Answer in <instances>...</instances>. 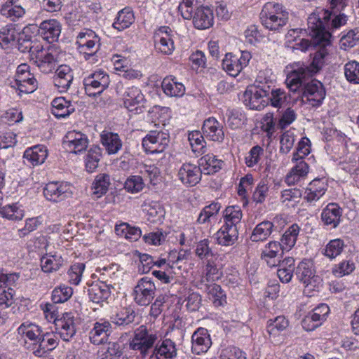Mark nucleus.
I'll list each match as a JSON object with an SVG mask.
<instances>
[{
  "mask_svg": "<svg viewBox=\"0 0 359 359\" xmlns=\"http://www.w3.org/2000/svg\"><path fill=\"white\" fill-rule=\"evenodd\" d=\"M73 81L71 68L67 65H60L56 70L54 84L60 92H65L69 88Z\"/></svg>",
  "mask_w": 359,
  "mask_h": 359,
  "instance_id": "30",
  "label": "nucleus"
},
{
  "mask_svg": "<svg viewBox=\"0 0 359 359\" xmlns=\"http://www.w3.org/2000/svg\"><path fill=\"white\" fill-rule=\"evenodd\" d=\"M215 238L219 245H232L238 238V226L224 224L215 233Z\"/></svg>",
  "mask_w": 359,
  "mask_h": 359,
  "instance_id": "25",
  "label": "nucleus"
},
{
  "mask_svg": "<svg viewBox=\"0 0 359 359\" xmlns=\"http://www.w3.org/2000/svg\"><path fill=\"white\" fill-rule=\"evenodd\" d=\"M300 228L297 224L291 225L283 233L280 239V246L285 251H289L296 243Z\"/></svg>",
  "mask_w": 359,
  "mask_h": 359,
  "instance_id": "39",
  "label": "nucleus"
},
{
  "mask_svg": "<svg viewBox=\"0 0 359 359\" xmlns=\"http://www.w3.org/2000/svg\"><path fill=\"white\" fill-rule=\"evenodd\" d=\"M112 332L111 324L109 321L100 320L94 323L93 329L90 331V341L95 345L106 344Z\"/></svg>",
  "mask_w": 359,
  "mask_h": 359,
  "instance_id": "15",
  "label": "nucleus"
},
{
  "mask_svg": "<svg viewBox=\"0 0 359 359\" xmlns=\"http://www.w3.org/2000/svg\"><path fill=\"white\" fill-rule=\"evenodd\" d=\"M344 74L348 81L359 84V62L355 60L347 62L344 66Z\"/></svg>",
  "mask_w": 359,
  "mask_h": 359,
  "instance_id": "61",
  "label": "nucleus"
},
{
  "mask_svg": "<svg viewBox=\"0 0 359 359\" xmlns=\"http://www.w3.org/2000/svg\"><path fill=\"white\" fill-rule=\"evenodd\" d=\"M193 24L196 29H206L212 26L214 15L208 6L198 7L193 13Z\"/></svg>",
  "mask_w": 359,
  "mask_h": 359,
  "instance_id": "22",
  "label": "nucleus"
},
{
  "mask_svg": "<svg viewBox=\"0 0 359 359\" xmlns=\"http://www.w3.org/2000/svg\"><path fill=\"white\" fill-rule=\"evenodd\" d=\"M64 264L60 255L46 254L41 258V269L45 273H53L58 271Z\"/></svg>",
  "mask_w": 359,
  "mask_h": 359,
  "instance_id": "35",
  "label": "nucleus"
},
{
  "mask_svg": "<svg viewBox=\"0 0 359 359\" xmlns=\"http://www.w3.org/2000/svg\"><path fill=\"white\" fill-rule=\"evenodd\" d=\"M188 140L190 142L192 151L196 154H202L205 153V141L203 136L198 130H194L189 134Z\"/></svg>",
  "mask_w": 359,
  "mask_h": 359,
  "instance_id": "54",
  "label": "nucleus"
},
{
  "mask_svg": "<svg viewBox=\"0 0 359 359\" xmlns=\"http://www.w3.org/2000/svg\"><path fill=\"white\" fill-rule=\"evenodd\" d=\"M88 292L90 301L96 304H100L107 301L110 297L111 285L101 282L92 285Z\"/></svg>",
  "mask_w": 359,
  "mask_h": 359,
  "instance_id": "32",
  "label": "nucleus"
},
{
  "mask_svg": "<svg viewBox=\"0 0 359 359\" xmlns=\"http://www.w3.org/2000/svg\"><path fill=\"white\" fill-rule=\"evenodd\" d=\"M156 287L151 278L144 276L140 278L133 292L134 302L139 306L149 305L154 298Z\"/></svg>",
  "mask_w": 359,
  "mask_h": 359,
  "instance_id": "5",
  "label": "nucleus"
},
{
  "mask_svg": "<svg viewBox=\"0 0 359 359\" xmlns=\"http://www.w3.org/2000/svg\"><path fill=\"white\" fill-rule=\"evenodd\" d=\"M58 333L62 340L69 341L76 334L75 319L72 313H65L55 323Z\"/></svg>",
  "mask_w": 359,
  "mask_h": 359,
  "instance_id": "19",
  "label": "nucleus"
},
{
  "mask_svg": "<svg viewBox=\"0 0 359 359\" xmlns=\"http://www.w3.org/2000/svg\"><path fill=\"white\" fill-rule=\"evenodd\" d=\"M136 318V313L131 307L120 309L112 318V322L118 326H127L132 324Z\"/></svg>",
  "mask_w": 359,
  "mask_h": 359,
  "instance_id": "40",
  "label": "nucleus"
},
{
  "mask_svg": "<svg viewBox=\"0 0 359 359\" xmlns=\"http://www.w3.org/2000/svg\"><path fill=\"white\" fill-rule=\"evenodd\" d=\"M284 250L278 241H270L262 249L260 259L269 267L278 266L280 259H283Z\"/></svg>",
  "mask_w": 359,
  "mask_h": 359,
  "instance_id": "14",
  "label": "nucleus"
},
{
  "mask_svg": "<svg viewBox=\"0 0 359 359\" xmlns=\"http://www.w3.org/2000/svg\"><path fill=\"white\" fill-rule=\"evenodd\" d=\"M135 20L133 13L128 8H125L118 13L113 23V27L118 31H122L129 27Z\"/></svg>",
  "mask_w": 359,
  "mask_h": 359,
  "instance_id": "41",
  "label": "nucleus"
},
{
  "mask_svg": "<svg viewBox=\"0 0 359 359\" xmlns=\"http://www.w3.org/2000/svg\"><path fill=\"white\" fill-rule=\"evenodd\" d=\"M313 74L308 67H299L287 74L285 83L293 93L302 91L303 102L316 107L322 103L325 96V90L319 81L314 79L308 81Z\"/></svg>",
  "mask_w": 359,
  "mask_h": 359,
  "instance_id": "1",
  "label": "nucleus"
},
{
  "mask_svg": "<svg viewBox=\"0 0 359 359\" xmlns=\"http://www.w3.org/2000/svg\"><path fill=\"white\" fill-rule=\"evenodd\" d=\"M161 87L165 94L171 97H181L185 92L184 86L171 77L164 78Z\"/></svg>",
  "mask_w": 359,
  "mask_h": 359,
  "instance_id": "38",
  "label": "nucleus"
},
{
  "mask_svg": "<svg viewBox=\"0 0 359 359\" xmlns=\"http://www.w3.org/2000/svg\"><path fill=\"white\" fill-rule=\"evenodd\" d=\"M206 290L209 298L212 299L215 306H222L226 303V294L220 285L215 283L210 284L207 285Z\"/></svg>",
  "mask_w": 359,
  "mask_h": 359,
  "instance_id": "53",
  "label": "nucleus"
},
{
  "mask_svg": "<svg viewBox=\"0 0 359 359\" xmlns=\"http://www.w3.org/2000/svg\"><path fill=\"white\" fill-rule=\"evenodd\" d=\"M157 341L158 335L155 331L148 329L145 325H141L135 330L129 340L128 346L130 350L145 357L152 352Z\"/></svg>",
  "mask_w": 359,
  "mask_h": 359,
  "instance_id": "3",
  "label": "nucleus"
},
{
  "mask_svg": "<svg viewBox=\"0 0 359 359\" xmlns=\"http://www.w3.org/2000/svg\"><path fill=\"white\" fill-rule=\"evenodd\" d=\"M344 246V242L341 239L331 240L326 245L323 254L331 259H334L342 252Z\"/></svg>",
  "mask_w": 359,
  "mask_h": 359,
  "instance_id": "56",
  "label": "nucleus"
},
{
  "mask_svg": "<svg viewBox=\"0 0 359 359\" xmlns=\"http://www.w3.org/2000/svg\"><path fill=\"white\" fill-rule=\"evenodd\" d=\"M250 58L251 55L248 51H242L238 55L226 53L222 60L223 69L235 77L248 65Z\"/></svg>",
  "mask_w": 359,
  "mask_h": 359,
  "instance_id": "8",
  "label": "nucleus"
},
{
  "mask_svg": "<svg viewBox=\"0 0 359 359\" xmlns=\"http://www.w3.org/2000/svg\"><path fill=\"white\" fill-rule=\"evenodd\" d=\"M25 47L22 43L19 45V50L22 52L28 50L32 60H38L41 58L42 54L46 50L43 46L39 42H31L29 41H25Z\"/></svg>",
  "mask_w": 359,
  "mask_h": 359,
  "instance_id": "58",
  "label": "nucleus"
},
{
  "mask_svg": "<svg viewBox=\"0 0 359 359\" xmlns=\"http://www.w3.org/2000/svg\"><path fill=\"white\" fill-rule=\"evenodd\" d=\"M102 157V149L99 146L93 145L88 150L85 158V165L88 172H94L98 167Z\"/></svg>",
  "mask_w": 359,
  "mask_h": 359,
  "instance_id": "44",
  "label": "nucleus"
},
{
  "mask_svg": "<svg viewBox=\"0 0 359 359\" xmlns=\"http://www.w3.org/2000/svg\"><path fill=\"white\" fill-rule=\"evenodd\" d=\"M115 231L117 235L123 236L131 241H137L142 235V231L139 227L132 226L128 223L116 225Z\"/></svg>",
  "mask_w": 359,
  "mask_h": 359,
  "instance_id": "46",
  "label": "nucleus"
},
{
  "mask_svg": "<svg viewBox=\"0 0 359 359\" xmlns=\"http://www.w3.org/2000/svg\"><path fill=\"white\" fill-rule=\"evenodd\" d=\"M15 83L19 93H32L37 88V81L34 76L29 72V75H15Z\"/></svg>",
  "mask_w": 359,
  "mask_h": 359,
  "instance_id": "36",
  "label": "nucleus"
},
{
  "mask_svg": "<svg viewBox=\"0 0 359 359\" xmlns=\"http://www.w3.org/2000/svg\"><path fill=\"white\" fill-rule=\"evenodd\" d=\"M72 288L62 285L55 287L52 292L51 299L53 303L60 304L67 301L72 295Z\"/></svg>",
  "mask_w": 359,
  "mask_h": 359,
  "instance_id": "60",
  "label": "nucleus"
},
{
  "mask_svg": "<svg viewBox=\"0 0 359 359\" xmlns=\"http://www.w3.org/2000/svg\"><path fill=\"white\" fill-rule=\"evenodd\" d=\"M342 208L336 203H328L321 212V221L330 229H336L341 222Z\"/></svg>",
  "mask_w": 359,
  "mask_h": 359,
  "instance_id": "17",
  "label": "nucleus"
},
{
  "mask_svg": "<svg viewBox=\"0 0 359 359\" xmlns=\"http://www.w3.org/2000/svg\"><path fill=\"white\" fill-rule=\"evenodd\" d=\"M155 47L156 50L165 55L172 54L175 49L173 40L168 34L164 36L156 34Z\"/></svg>",
  "mask_w": 359,
  "mask_h": 359,
  "instance_id": "48",
  "label": "nucleus"
},
{
  "mask_svg": "<svg viewBox=\"0 0 359 359\" xmlns=\"http://www.w3.org/2000/svg\"><path fill=\"white\" fill-rule=\"evenodd\" d=\"M309 29H310L309 34L311 36V41L308 39H302L300 46L302 50H307L311 46H317L320 41H327L330 38V34L323 26V22L317 19L315 15L309 18Z\"/></svg>",
  "mask_w": 359,
  "mask_h": 359,
  "instance_id": "7",
  "label": "nucleus"
},
{
  "mask_svg": "<svg viewBox=\"0 0 359 359\" xmlns=\"http://www.w3.org/2000/svg\"><path fill=\"white\" fill-rule=\"evenodd\" d=\"M203 135L215 142H222L224 137L222 128L218 121L213 117L206 119L203 125Z\"/></svg>",
  "mask_w": 359,
  "mask_h": 359,
  "instance_id": "31",
  "label": "nucleus"
},
{
  "mask_svg": "<svg viewBox=\"0 0 359 359\" xmlns=\"http://www.w3.org/2000/svg\"><path fill=\"white\" fill-rule=\"evenodd\" d=\"M169 142L168 133L150 131L142 139V145L147 153H161L168 147Z\"/></svg>",
  "mask_w": 359,
  "mask_h": 359,
  "instance_id": "9",
  "label": "nucleus"
},
{
  "mask_svg": "<svg viewBox=\"0 0 359 359\" xmlns=\"http://www.w3.org/2000/svg\"><path fill=\"white\" fill-rule=\"evenodd\" d=\"M18 332L32 341L27 348L34 355V350L37 349V346H39L40 341L44 333L43 329L35 323L26 321L20 325Z\"/></svg>",
  "mask_w": 359,
  "mask_h": 359,
  "instance_id": "13",
  "label": "nucleus"
},
{
  "mask_svg": "<svg viewBox=\"0 0 359 359\" xmlns=\"http://www.w3.org/2000/svg\"><path fill=\"white\" fill-rule=\"evenodd\" d=\"M355 268V264L353 261L343 260L332 267V272L334 276L341 278L351 274Z\"/></svg>",
  "mask_w": 359,
  "mask_h": 359,
  "instance_id": "62",
  "label": "nucleus"
},
{
  "mask_svg": "<svg viewBox=\"0 0 359 359\" xmlns=\"http://www.w3.org/2000/svg\"><path fill=\"white\" fill-rule=\"evenodd\" d=\"M38 31L43 39L52 43L58 39L61 33V25L55 19L47 20L40 24Z\"/></svg>",
  "mask_w": 359,
  "mask_h": 359,
  "instance_id": "23",
  "label": "nucleus"
},
{
  "mask_svg": "<svg viewBox=\"0 0 359 359\" xmlns=\"http://www.w3.org/2000/svg\"><path fill=\"white\" fill-rule=\"evenodd\" d=\"M144 182L142 176L133 175L128 177L124 183V189L130 193L135 194L141 191L144 187Z\"/></svg>",
  "mask_w": 359,
  "mask_h": 359,
  "instance_id": "64",
  "label": "nucleus"
},
{
  "mask_svg": "<svg viewBox=\"0 0 359 359\" xmlns=\"http://www.w3.org/2000/svg\"><path fill=\"white\" fill-rule=\"evenodd\" d=\"M47 156L48 149L46 146L42 144L27 148L23 154L24 159L33 166L43 163Z\"/></svg>",
  "mask_w": 359,
  "mask_h": 359,
  "instance_id": "27",
  "label": "nucleus"
},
{
  "mask_svg": "<svg viewBox=\"0 0 359 359\" xmlns=\"http://www.w3.org/2000/svg\"><path fill=\"white\" fill-rule=\"evenodd\" d=\"M359 43V28L356 27L349 30L346 34L343 35L340 39V48L344 50L353 48Z\"/></svg>",
  "mask_w": 359,
  "mask_h": 359,
  "instance_id": "55",
  "label": "nucleus"
},
{
  "mask_svg": "<svg viewBox=\"0 0 359 359\" xmlns=\"http://www.w3.org/2000/svg\"><path fill=\"white\" fill-rule=\"evenodd\" d=\"M70 188V184L66 182H50L44 187L43 195L47 200L58 203L71 196Z\"/></svg>",
  "mask_w": 359,
  "mask_h": 359,
  "instance_id": "12",
  "label": "nucleus"
},
{
  "mask_svg": "<svg viewBox=\"0 0 359 359\" xmlns=\"http://www.w3.org/2000/svg\"><path fill=\"white\" fill-rule=\"evenodd\" d=\"M100 141L108 154H115L122 148V142L117 133L103 131Z\"/></svg>",
  "mask_w": 359,
  "mask_h": 359,
  "instance_id": "33",
  "label": "nucleus"
},
{
  "mask_svg": "<svg viewBox=\"0 0 359 359\" xmlns=\"http://www.w3.org/2000/svg\"><path fill=\"white\" fill-rule=\"evenodd\" d=\"M109 83L107 81L106 78L101 81H96L90 79H84L85 90L88 96L94 97L100 94L105 90Z\"/></svg>",
  "mask_w": 359,
  "mask_h": 359,
  "instance_id": "51",
  "label": "nucleus"
},
{
  "mask_svg": "<svg viewBox=\"0 0 359 359\" xmlns=\"http://www.w3.org/2000/svg\"><path fill=\"white\" fill-rule=\"evenodd\" d=\"M288 18V12L283 8V5L274 2L266 3L259 14L262 25L271 31H280L286 25Z\"/></svg>",
  "mask_w": 359,
  "mask_h": 359,
  "instance_id": "2",
  "label": "nucleus"
},
{
  "mask_svg": "<svg viewBox=\"0 0 359 359\" xmlns=\"http://www.w3.org/2000/svg\"><path fill=\"white\" fill-rule=\"evenodd\" d=\"M62 145L69 152L77 154L87 149L88 139L84 133L74 130H70L64 136Z\"/></svg>",
  "mask_w": 359,
  "mask_h": 359,
  "instance_id": "10",
  "label": "nucleus"
},
{
  "mask_svg": "<svg viewBox=\"0 0 359 359\" xmlns=\"http://www.w3.org/2000/svg\"><path fill=\"white\" fill-rule=\"evenodd\" d=\"M330 39L325 41H320L317 46H320V49L315 53L313 62L310 67V71L313 73H316L322 67L323 64L324 58L328 55L327 50L326 48V46L330 43Z\"/></svg>",
  "mask_w": 359,
  "mask_h": 359,
  "instance_id": "50",
  "label": "nucleus"
},
{
  "mask_svg": "<svg viewBox=\"0 0 359 359\" xmlns=\"http://www.w3.org/2000/svg\"><path fill=\"white\" fill-rule=\"evenodd\" d=\"M309 172V164L304 161H300L286 175L285 182L289 186L294 185L305 179Z\"/></svg>",
  "mask_w": 359,
  "mask_h": 359,
  "instance_id": "28",
  "label": "nucleus"
},
{
  "mask_svg": "<svg viewBox=\"0 0 359 359\" xmlns=\"http://www.w3.org/2000/svg\"><path fill=\"white\" fill-rule=\"evenodd\" d=\"M271 105L276 108H284L287 107L288 100L286 93L280 89L273 90L269 95Z\"/></svg>",
  "mask_w": 359,
  "mask_h": 359,
  "instance_id": "63",
  "label": "nucleus"
},
{
  "mask_svg": "<svg viewBox=\"0 0 359 359\" xmlns=\"http://www.w3.org/2000/svg\"><path fill=\"white\" fill-rule=\"evenodd\" d=\"M288 325V320L283 316H279L268 321L267 332L269 334L276 335L278 332L285 330Z\"/></svg>",
  "mask_w": 359,
  "mask_h": 359,
  "instance_id": "57",
  "label": "nucleus"
},
{
  "mask_svg": "<svg viewBox=\"0 0 359 359\" xmlns=\"http://www.w3.org/2000/svg\"><path fill=\"white\" fill-rule=\"evenodd\" d=\"M58 345V340L55 335L53 333L44 332L41 340L39 343V346L37 349L34 350V355L36 357H43L46 353L53 351Z\"/></svg>",
  "mask_w": 359,
  "mask_h": 359,
  "instance_id": "34",
  "label": "nucleus"
},
{
  "mask_svg": "<svg viewBox=\"0 0 359 359\" xmlns=\"http://www.w3.org/2000/svg\"><path fill=\"white\" fill-rule=\"evenodd\" d=\"M223 161L215 158L212 154H207L198 160L200 168H203L205 174L211 175L221 169Z\"/></svg>",
  "mask_w": 359,
  "mask_h": 359,
  "instance_id": "43",
  "label": "nucleus"
},
{
  "mask_svg": "<svg viewBox=\"0 0 359 359\" xmlns=\"http://www.w3.org/2000/svg\"><path fill=\"white\" fill-rule=\"evenodd\" d=\"M86 36L89 37L90 35L80 33L77 43L79 45L80 52L84 54L85 59L89 60L90 57L94 56L97 50V48L95 47L97 40L88 39Z\"/></svg>",
  "mask_w": 359,
  "mask_h": 359,
  "instance_id": "42",
  "label": "nucleus"
},
{
  "mask_svg": "<svg viewBox=\"0 0 359 359\" xmlns=\"http://www.w3.org/2000/svg\"><path fill=\"white\" fill-rule=\"evenodd\" d=\"M58 62V51L56 48L49 46L48 49L42 54L41 58L35 60V63L44 73H49L55 69L56 63Z\"/></svg>",
  "mask_w": 359,
  "mask_h": 359,
  "instance_id": "26",
  "label": "nucleus"
},
{
  "mask_svg": "<svg viewBox=\"0 0 359 359\" xmlns=\"http://www.w3.org/2000/svg\"><path fill=\"white\" fill-rule=\"evenodd\" d=\"M0 215L9 220L18 221L24 217L25 213L17 203H13L0 207Z\"/></svg>",
  "mask_w": 359,
  "mask_h": 359,
  "instance_id": "49",
  "label": "nucleus"
},
{
  "mask_svg": "<svg viewBox=\"0 0 359 359\" xmlns=\"http://www.w3.org/2000/svg\"><path fill=\"white\" fill-rule=\"evenodd\" d=\"M224 224L238 226L243 217L241 209L238 205L228 206L223 212Z\"/></svg>",
  "mask_w": 359,
  "mask_h": 359,
  "instance_id": "47",
  "label": "nucleus"
},
{
  "mask_svg": "<svg viewBox=\"0 0 359 359\" xmlns=\"http://www.w3.org/2000/svg\"><path fill=\"white\" fill-rule=\"evenodd\" d=\"M110 184L111 179L109 175L107 173L97 175L93 183V194L97 198H100L107 192Z\"/></svg>",
  "mask_w": 359,
  "mask_h": 359,
  "instance_id": "45",
  "label": "nucleus"
},
{
  "mask_svg": "<svg viewBox=\"0 0 359 359\" xmlns=\"http://www.w3.org/2000/svg\"><path fill=\"white\" fill-rule=\"evenodd\" d=\"M24 13V9L20 6L14 5L13 1L6 2L1 9V14L6 18H10L11 20H15L22 16Z\"/></svg>",
  "mask_w": 359,
  "mask_h": 359,
  "instance_id": "59",
  "label": "nucleus"
},
{
  "mask_svg": "<svg viewBox=\"0 0 359 359\" xmlns=\"http://www.w3.org/2000/svg\"><path fill=\"white\" fill-rule=\"evenodd\" d=\"M152 351L156 359H175L177 354L175 343L170 339L157 341Z\"/></svg>",
  "mask_w": 359,
  "mask_h": 359,
  "instance_id": "21",
  "label": "nucleus"
},
{
  "mask_svg": "<svg viewBox=\"0 0 359 359\" xmlns=\"http://www.w3.org/2000/svg\"><path fill=\"white\" fill-rule=\"evenodd\" d=\"M212 341L207 329L198 328L191 337V351L194 353H205L210 348Z\"/></svg>",
  "mask_w": 359,
  "mask_h": 359,
  "instance_id": "20",
  "label": "nucleus"
},
{
  "mask_svg": "<svg viewBox=\"0 0 359 359\" xmlns=\"http://www.w3.org/2000/svg\"><path fill=\"white\" fill-rule=\"evenodd\" d=\"M204 0H183L178 6V10L182 18L185 20H190L193 17L194 9L203 6Z\"/></svg>",
  "mask_w": 359,
  "mask_h": 359,
  "instance_id": "52",
  "label": "nucleus"
},
{
  "mask_svg": "<svg viewBox=\"0 0 359 359\" xmlns=\"http://www.w3.org/2000/svg\"><path fill=\"white\" fill-rule=\"evenodd\" d=\"M123 96L124 106L129 111L141 110V101L143 100V95L138 88L135 86L128 88Z\"/></svg>",
  "mask_w": 359,
  "mask_h": 359,
  "instance_id": "29",
  "label": "nucleus"
},
{
  "mask_svg": "<svg viewBox=\"0 0 359 359\" xmlns=\"http://www.w3.org/2000/svg\"><path fill=\"white\" fill-rule=\"evenodd\" d=\"M202 170L199 165L184 163L178 171L180 180L187 187L196 185L201 180Z\"/></svg>",
  "mask_w": 359,
  "mask_h": 359,
  "instance_id": "16",
  "label": "nucleus"
},
{
  "mask_svg": "<svg viewBox=\"0 0 359 359\" xmlns=\"http://www.w3.org/2000/svg\"><path fill=\"white\" fill-rule=\"evenodd\" d=\"M330 308L326 304H320L310 311L302 320V325L306 331H313L320 327L327 319Z\"/></svg>",
  "mask_w": 359,
  "mask_h": 359,
  "instance_id": "11",
  "label": "nucleus"
},
{
  "mask_svg": "<svg viewBox=\"0 0 359 359\" xmlns=\"http://www.w3.org/2000/svg\"><path fill=\"white\" fill-rule=\"evenodd\" d=\"M295 275L309 291L318 290L321 285L322 279L315 275L313 263L309 260H304L298 264Z\"/></svg>",
  "mask_w": 359,
  "mask_h": 359,
  "instance_id": "6",
  "label": "nucleus"
},
{
  "mask_svg": "<svg viewBox=\"0 0 359 359\" xmlns=\"http://www.w3.org/2000/svg\"><path fill=\"white\" fill-rule=\"evenodd\" d=\"M273 224L268 220L259 223L253 229L250 236V240L252 242L264 241L266 240L271 234Z\"/></svg>",
  "mask_w": 359,
  "mask_h": 359,
  "instance_id": "37",
  "label": "nucleus"
},
{
  "mask_svg": "<svg viewBox=\"0 0 359 359\" xmlns=\"http://www.w3.org/2000/svg\"><path fill=\"white\" fill-rule=\"evenodd\" d=\"M269 86H250L244 92L242 100L250 109L261 111L269 104Z\"/></svg>",
  "mask_w": 359,
  "mask_h": 359,
  "instance_id": "4",
  "label": "nucleus"
},
{
  "mask_svg": "<svg viewBox=\"0 0 359 359\" xmlns=\"http://www.w3.org/2000/svg\"><path fill=\"white\" fill-rule=\"evenodd\" d=\"M327 187V185L325 180L314 179L309 183L305 190L304 200L309 203L318 201L325 194Z\"/></svg>",
  "mask_w": 359,
  "mask_h": 359,
  "instance_id": "24",
  "label": "nucleus"
},
{
  "mask_svg": "<svg viewBox=\"0 0 359 359\" xmlns=\"http://www.w3.org/2000/svg\"><path fill=\"white\" fill-rule=\"evenodd\" d=\"M339 11V8L337 10L325 11L322 19L317 18V19H319L323 22V26L329 32L330 35L332 34L330 31L337 29L345 25L347 22V16L344 13H338Z\"/></svg>",
  "mask_w": 359,
  "mask_h": 359,
  "instance_id": "18",
  "label": "nucleus"
}]
</instances>
